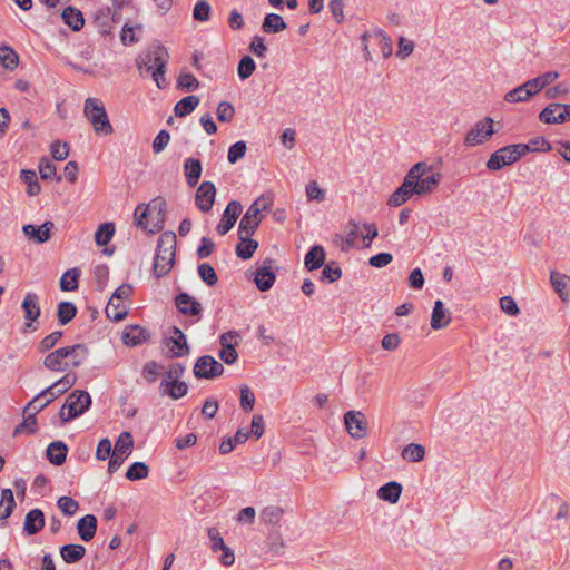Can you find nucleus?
I'll list each match as a JSON object with an SVG mask.
<instances>
[{
  "label": "nucleus",
  "instance_id": "nucleus-34",
  "mask_svg": "<svg viewBox=\"0 0 570 570\" xmlns=\"http://www.w3.org/2000/svg\"><path fill=\"white\" fill-rule=\"evenodd\" d=\"M239 243L236 246V255L242 259H249L253 257L258 247V243L250 237L238 235Z\"/></svg>",
  "mask_w": 570,
  "mask_h": 570
},
{
  "label": "nucleus",
  "instance_id": "nucleus-18",
  "mask_svg": "<svg viewBox=\"0 0 570 570\" xmlns=\"http://www.w3.org/2000/svg\"><path fill=\"white\" fill-rule=\"evenodd\" d=\"M22 309L27 321L26 326L29 327L32 322L39 318L41 313L39 297L36 293H27L22 302Z\"/></svg>",
  "mask_w": 570,
  "mask_h": 570
},
{
  "label": "nucleus",
  "instance_id": "nucleus-39",
  "mask_svg": "<svg viewBox=\"0 0 570 570\" xmlns=\"http://www.w3.org/2000/svg\"><path fill=\"white\" fill-rule=\"evenodd\" d=\"M425 449L417 443L407 444L401 453L403 460L407 462H421L424 459Z\"/></svg>",
  "mask_w": 570,
  "mask_h": 570
},
{
  "label": "nucleus",
  "instance_id": "nucleus-25",
  "mask_svg": "<svg viewBox=\"0 0 570 570\" xmlns=\"http://www.w3.org/2000/svg\"><path fill=\"white\" fill-rule=\"evenodd\" d=\"M451 322L449 312L444 308L442 301L438 299L434 303V307L431 316V327L433 330H441L446 327Z\"/></svg>",
  "mask_w": 570,
  "mask_h": 570
},
{
  "label": "nucleus",
  "instance_id": "nucleus-16",
  "mask_svg": "<svg viewBox=\"0 0 570 570\" xmlns=\"http://www.w3.org/2000/svg\"><path fill=\"white\" fill-rule=\"evenodd\" d=\"M55 228V224L50 220L45 222L40 226L32 224L24 225L22 230L28 239L36 242L37 244H43L51 237V232Z\"/></svg>",
  "mask_w": 570,
  "mask_h": 570
},
{
  "label": "nucleus",
  "instance_id": "nucleus-10",
  "mask_svg": "<svg viewBox=\"0 0 570 570\" xmlns=\"http://www.w3.org/2000/svg\"><path fill=\"white\" fill-rule=\"evenodd\" d=\"M415 165L422 166L419 171V176L414 178V193L416 195H425L432 193L441 180V175L439 173H432V166H429L424 161L416 163Z\"/></svg>",
  "mask_w": 570,
  "mask_h": 570
},
{
  "label": "nucleus",
  "instance_id": "nucleus-60",
  "mask_svg": "<svg viewBox=\"0 0 570 570\" xmlns=\"http://www.w3.org/2000/svg\"><path fill=\"white\" fill-rule=\"evenodd\" d=\"M94 276L96 281V286L99 291H104L107 286V282L109 278V268L107 265L101 264L97 265L94 271Z\"/></svg>",
  "mask_w": 570,
  "mask_h": 570
},
{
  "label": "nucleus",
  "instance_id": "nucleus-43",
  "mask_svg": "<svg viewBox=\"0 0 570 570\" xmlns=\"http://www.w3.org/2000/svg\"><path fill=\"white\" fill-rule=\"evenodd\" d=\"M533 95L534 92L530 90V86H528V82H525L507 92L505 100L509 102H521L527 101Z\"/></svg>",
  "mask_w": 570,
  "mask_h": 570
},
{
  "label": "nucleus",
  "instance_id": "nucleus-9",
  "mask_svg": "<svg viewBox=\"0 0 570 570\" xmlns=\"http://www.w3.org/2000/svg\"><path fill=\"white\" fill-rule=\"evenodd\" d=\"M493 134V120L490 117H485L475 122L468 130L464 137V145L468 147L482 145L487 142Z\"/></svg>",
  "mask_w": 570,
  "mask_h": 570
},
{
  "label": "nucleus",
  "instance_id": "nucleus-32",
  "mask_svg": "<svg viewBox=\"0 0 570 570\" xmlns=\"http://www.w3.org/2000/svg\"><path fill=\"white\" fill-rule=\"evenodd\" d=\"M86 554V548L81 544H65L60 548V556L67 563H75Z\"/></svg>",
  "mask_w": 570,
  "mask_h": 570
},
{
  "label": "nucleus",
  "instance_id": "nucleus-26",
  "mask_svg": "<svg viewBox=\"0 0 570 570\" xmlns=\"http://www.w3.org/2000/svg\"><path fill=\"white\" fill-rule=\"evenodd\" d=\"M68 448L62 441L51 442L47 448V458L50 463L61 465L66 461Z\"/></svg>",
  "mask_w": 570,
  "mask_h": 570
},
{
  "label": "nucleus",
  "instance_id": "nucleus-13",
  "mask_svg": "<svg viewBox=\"0 0 570 570\" xmlns=\"http://www.w3.org/2000/svg\"><path fill=\"white\" fill-rule=\"evenodd\" d=\"M540 121L544 124H561L570 119V105L549 104L539 114Z\"/></svg>",
  "mask_w": 570,
  "mask_h": 570
},
{
  "label": "nucleus",
  "instance_id": "nucleus-44",
  "mask_svg": "<svg viewBox=\"0 0 570 570\" xmlns=\"http://www.w3.org/2000/svg\"><path fill=\"white\" fill-rule=\"evenodd\" d=\"M80 272L78 268H71L65 272L60 278V288L63 292H70L78 288V278Z\"/></svg>",
  "mask_w": 570,
  "mask_h": 570
},
{
  "label": "nucleus",
  "instance_id": "nucleus-31",
  "mask_svg": "<svg viewBox=\"0 0 570 570\" xmlns=\"http://www.w3.org/2000/svg\"><path fill=\"white\" fill-rule=\"evenodd\" d=\"M276 276L269 266H263L257 269L255 283L259 291H268L275 283Z\"/></svg>",
  "mask_w": 570,
  "mask_h": 570
},
{
  "label": "nucleus",
  "instance_id": "nucleus-1",
  "mask_svg": "<svg viewBox=\"0 0 570 570\" xmlns=\"http://www.w3.org/2000/svg\"><path fill=\"white\" fill-rule=\"evenodd\" d=\"M169 55L164 46L155 45L142 52L137 59V68L142 76L148 73L151 76L159 89L167 86L165 78L166 66Z\"/></svg>",
  "mask_w": 570,
  "mask_h": 570
},
{
  "label": "nucleus",
  "instance_id": "nucleus-24",
  "mask_svg": "<svg viewBox=\"0 0 570 570\" xmlns=\"http://www.w3.org/2000/svg\"><path fill=\"white\" fill-rule=\"evenodd\" d=\"M78 534L81 540L90 541L97 531V519L94 514H87L79 519L77 524Z\"/></svg>",
  "mask_w": 570,
  "mask_h": 570
},
{
  "label": "nucleus",
  "instance_id": "nucleus-11",
  "mask_svg": "<svg viewBox=\"0 0 570 570\" xmlns=\"http://www.w3.org/2000/svg\"><path fill=\"white\" fill-rule=\"evenodd\" d=\"M345 430L354 440L364 439L368 433V422L361 411L351 410L344 414Z\"/></svg>",
  "mask_w": 570,
  "mask_h": 570
},
{
  "label": "nucleus",
  "instance_id": "nucleus-61",
  "mask_svg": "<svg viewBox=\"0 0 570 570\" xmlns=\"http://www.w3.org/2000/svg\"><path fill=\"white\" fill-rule=\"evenodd\" d=\"M235 116V108L230 102L222 101L217 107V118L222 122H230Z\"/></svg>",
  "mask_w": 570,
  "mask_h": 570
},
{
  "label": "nucleus",
  "instance_id": "nucleus-8",
  "mask_svg": "<svg viewBox=\"0 0 570 570\" xmlns=\"http://www.w3.org/2000/svg\"><path fill=\"white\" fill-rule=\"evenodd\" d=\"M422 166L414 165L405 175L403 183L389 197L387 205L391 207H399L404 204L407 199H410L414 193V178H416L420 174V169Z\"/></svg>",
  "mask_w": 570,
  "mask_h": 570
},
{
  "label": "nucleus",
  "instance_id": "nucleus-46",
  "mask_svg": "<svg viewBox=\"0 0 570 570\" xmlns=\"http://www.w3.org/2000/svg\"><path fill=\"white\" fill-rule=\"evenodd\" d=\"M23 414V422L16 426L13 435H19L21 433L33 434L37 430V420L35 412L24 411Z\"/></svg>",
  "mask_w": 570,
  "mask_h": 570
},
{
  "label": "nucleus",
  "instance_id": "nucleus-20",
  "mask_svg": "<svg viewBox=\"0 0 570 570\" xmlns=\"http://www.w3.org/2000/svg\"><path fill=\"white\" fill-rule=\"evenodd\" d=\"M45 527V514L40 509L30 510L24 519L23 531L28 535L37 534Z\"/></svg>",
  "mask_w": 570,
  "mask_h": 570
},
{
  "label": "nucleus",
  "instance_id": "nucleus-14",
  "mask_svg": "<svg viewBox=\"0 0 570 570\" xmlns=\"http://www.w3.org/2000/svg\"><path fill=\"white\" fill-rule=\"evenodd\" d=\"M242 213V205L237 200H230L225 210L223 212L219 224L216 227V230L219 235L227 234L237 222L239 215Z\"/></svg>",
  "mask_w": 570,
  "mask_h": 570
},
{
  "label": "nucleus",
  "instance_id": "nucleus-12",
  "mask_svg": "<svg viewBox=\"0 0 570 570\" xmlns=\"http://www.w3.org/2000/svg\"><path fill=\"white\" fill-rule=\"evenodd\" d=\"M224 373V366L210 355L200 356L194 365V375L212 380Z\"/></svg>",
  "mask_w": 570,
  "mask_h": 570
},
{
  "label": "nucleus",
  "instance_id": "nucleus-4",
  "mask_svg": "<svg viewBox=\"0 0 570 570\" xmlns=\"http://www.w3.org/2000/svg\"><path fill=\"white\" fill-rule=\"evenodd\" d=\"M273 202L274 198L272 194H264L257 198L242 217L238 226V235H243L245 237L254 235L262 222V212L269 210L273 206Z\"/></svg>",
  "mask_w": 570,
  "mask_h": 570
},
{
  "label": "nucleus",
  "instance_id": "nucleus-56",
  "mask_svg": "<svg viewBox=\"0 0 570 570\" xmlns=\"http://www.w3.org/2000/svg\"><path fill=\"white\" fill-rule=\"evenodd\" d=\"M247 150L246 142L243 140H239L235 144H233L227 154V159L230 164L237 163L239 159H242Z\"/></svg>",
  "mask_w": 570,
  "mask_h": 570
},
{
  "label": "nucleus",
  "instance_id": "nucleus-58",
  "mask_svg": "<svg viewBox=\"0 0 570 570\" xmlns=\"http://www.w3.org/2000/svg\"><path fill=\"white\" fill-rule=\"evenodd\" d=\"M57 504L62 513L69 517L73 515L79 509V503L72 498L66 495L60 497Z\"/></svg>",
  "mask_w": 570,
  "mask_h": 570
},
{
  "label": "nucleus",
  "instance_id": "nucleus-3",
  "mask_svg": "<svg viewBox=\"0 0 570 570\" xmlns=\"http://www.w3.org/2000/svg\"><path fill=\"white\" fill-rule=\"evenodd\" d=\"M165 202L154 199L149 204H140L134 213L135 224L148 233H157L163 228Z\"/></svg>",
  "mask_w": 570,
  "mask_h": 570
},
{
  "label": "nucleus",
  "instance_id": "nucleus-19",
  "mask_svg": "<svg viewBox=\"0 0 570 570\" xmlns=\"http://www.w3.org/2000/svg\"><path fill=\"white\" fill-rule=\"evenodd\" d=\"M63 347L50 352L43 358V366L53 372H63L69 368V362L66 360Z\"/></svg>",
  "mask_w": 570,
  "mask_h": 570
},
{
  "label": "nucleus",
  "instance_id": "nucleus-23",
  "mask_svg": "<svg viewBox=\"0 0 570 570\" xmlns=\"http://www.w3.org/2000/svg\"><path fill=\"white\" fill-rule=\"evenodd\" d=\"M202 163L196 158H187L184 161V175L189 187H195L202 175Z\"/></svg>",
  "mask_w": 570,
  "mask_h": 570
},
{
  "label": "nucleus",
  "instance_id": "nucleus-64",
  "mask_svg": "<svg viewBox=\"0 0 570 570\" xmlns=\"http://www.w3.org/2000/svg\"><path fill=\"white\" fill-rule=\"evenodd\" d=\"M159 368L160 366L158 365V363L154 361L147 362L142 367V377L148 383H155L159 376Z\"/></svg>",
  "mask_w": 570,
  "mask_h": 570
},
{
  "label": "nucleus",
  "instance_id": "nucleus-30",
  "mask_svg": "<svg viewBox=\"0 0 570 570\" xmlns=\"http://www.w3.org/2000/svg\"><path fill=\"white\" fill-rule=\"evenodd\" d=\"M61 18L63 22L69 26L73 31H79L85 23L83 16L80 10L73 7H67L62 13Z\"/></svg>",
  "mask_w": 570,
  "mask_h": 570
},
{
  "label": "nucleus",
  "instance_id": "nucleus-21",
  "mask_svg": "<svg viewBox=\"0 0 570 570\" xmlns=\"http://www.w3.org/2000/svg\"><path fill=\"white\" fill-rule=\"evenodd\" d=\"M66 360L69 362V367H79L85 363L89 355L88 347L85 344H75L63 347Z\"/></svg>",
  "mask_w": 570,
  "mask_h": 570
},
{
  "label": "nucleus",
  "instance_id": "nucleus-59",
  "mask_svg": "<svg viewBox=\"0 0 570 570\" xmlns=\"http://www.w3.org/2000/svg\"><path fill=\"white\" fill-rule=\"evenodd\" d=\"M520 147L527 148V154L530 151H549L551 145L543 137L531 139L528 144H518Z\"/></svg>",
  "mask_w": 570,
  "mask_h": 570
},
{
  "label": "nucleus",
  "instance_id": "nucleus-54",
  "mask_svg": "<svg viewBox=\"0 0 570 570\" xmlns=\"http://www.w3.org/2000/svg\"><path fill=\"white\" fill-rule=\"evenodd\" d=\"M255 68H256V63L253 60V58L249 56H244L240 59L238 67H237L238 77L242 80L249 78L253 75V72L255 71Z\"/></svg>",
  "mask_w": 570,
  "mask_h": 570
},
{
  "label": "nucleus",
  "instance_id": "nucleus-17",
  "mask_svg": "<svg viewBox=\"0 0 570 570\" xmlns=\"http://www.w3.org/2000/svg\"><path fill=\"white\" fill-rule=\"evenodd\" d=\"M177 309L188 316L200 315L203 307L202 304L187 293H180L175 298Z\"/></svg>",
  "mask_w": 570,
  "mask_h": 570
},
{
  "label": "nucleus",
  "instance_id": "nucleus-57",
  "mask_svg": "<svg viewBox=\"0 0 570 570\" xmlns=\"http://www.w3.org/2000/svg\"><path fill=\"white\" fill-rule=\"evenodd\" d=\"M240 407L245 412H250L255 405V394L247 385L240 386Z\"/></svg>",
  "mask_w": 570,
  "mask_h": 570
},
{
  "label": "nucleus",
  "instance_id": "nucleus-63",
  "mask_svg": "<svg viewBox=\"0 0 570 570\" xmlns=\"http://www.w3.org/2000/svg\"><path fill=\"white\" fill-rule=\"evenodd\" d=\"M414 50V42L405 37L401 36L397 41L396 56L404 60L412 55Z\"/></svg>",
  "mask_w": 570,
  "mask_h": 570
},
{
  "label": "nucleus",
  "instance_id": "nucleus-27",
  "mask_svg": "<svg viewBox=\"0 0 570 570\" xmlns=\"http://www.w3.org/2000/svg\"><path fill=\"white\" fill-rule=\"evenodd\" d=\"M402 492V485L396 481H391L380 487L377 490L379 499L390 503H396Z\"/></svg>",
  "mask_w": 570,
  "mask_h": 570
},
{
  "label": "nucleus",
  "instance_id": "nucleus-45",
  "mask_svg": "<svg viewBox=\"0 0 570 570\" xmlns=\"http://www.w3.org/2000/svg\"><path fill=\"white\" fill-rule=\"evenodd\" d=\"M0 62L3 68L13 70L19 63L18 53L10 47H0Z\"/></svg>",
  "mask_w": 570,
  "mask_h": 570
},
{
  "label": "nucleus",
  "instance_id": "nucleus-49",
  "mask_svg": "<svg viewBox=\"0 0 570 570\" xmlns=\"http://www.w3.org/2000/svg\"><path fill=\"white\" fill-rule=\"evenodd\" d=\"M76 382L77 375L75 373H67L60 380L51 384V390L53 391V393H56V395L60 396L63 393H66L70 387H72Z\"/></svg>",
  "mask_w": 570,
  "mask_h": 570
},
{
  "label": "nucleus",
  "instance_id": "nucleus-40",
  "mask_svg": "<svg viewBox=\"0 0 570 570\" xmlns=\"http://www.w3.org/2000/svg\"><path fill=\"white\" fill-rule=\"evenodd\" d=\"M134 449V440L129 432H121L118 436L114 452L120 455L129 456Z\"/></svg>",
  "mask_w": 570,
  "mask_h": 570
},
{
  "label": "nucleus",
  "instance_id": "nucleus-35",
  "mask_svg": "<svg viewBox=\"0 0 570 570\" xmlns=\"http://www.w3.org/2000/svg\"><path fill=\"white\" fill-rule=\"evenodd\" d=\"M128 314L127 305L121 301H116L115 298H109V302L106 306V315L109 320L112 321H121Z\"/></svg>",
  "mask_w": 570,
  "mask_h": 570
},
{
  "label": "nucleus",
  "instance_id": "nucleus-47",
  "mask_svg": "<svg viewBox=\"0 0 570 570\" xmlns=\"http://www.w3.org/2000/svg\"><path fill=\"white\" fill-rule=\"evenodd\" d=\"M77 314V307L71 302H61L58 305V321L61 325L68 324Z\"/></svg>",
  "mask_w": 570,
  "mask_h": 570
},
{
  "label": "nucleus",
  "instance_id": "nucleus-28",
  "mask_svg": "<svg viewBox=\"0 0 570 570\" xmlns=\"http://www.w3.org/2000/svg\"><path fill=\"white\" fill-rule=\"evenodd\" d=\"M174 336L171 337V347L170 351L173 355L176 357L185 356L189 353V346L187 344L186 335L178 327H174L173 330Z\"/></svg>",
  "mask_w": 570,
  "mask_h": 570
},
{
  "label": "nucleus",
  "instance_id": "nucleus-2",
  "mask_svg": "<svg viewBox=\"0 0 570 570\" xmlns=\"http://www.w3.org/2000/svg\"><path fill=\"white\" fill-rule=\"evenodd\" d=\"M176 234L163 233L157 242L153 271L157 278L168 274L175 264Z\"/></svg>",
  "mask_w": 570,
  "mask_h": 570
},
{
  "label": "nucleus",
  "instance_id": "nucleus-37",
  "mask_svg": "<svg viewBox=\"0 0 570 570\" xmlns=\"http://www.w3.org/2000/svg\"><path fill=\"white\" fill-rule=\"evenodd\" d=\"M199 101H200L199 98L194 95L184 97L176 104V106L174 108L175 115L177 117H185V116L191 114L196 109V107L199 105Z\"/></svg>",
  "mask_w": 570,
  "mask_h": 570
},
{
  "label": "nucleus",
  "instance_id": "nucleus-33",
  "mask_svg": "<svg viewBox=\"0 0 570 570\" xmlns=\"http://www.w3.org/2000/svg\"><path fill=\"white\" fill-rule=\"evenodd\" d=\"M286 27L284 19L277 13H267L262 23V30L266 33H277Z\"/></svg>",
  "mask_w": 570,
  "mask_h": 570
},
{
  "label": "nucleus",
  "instance_id": "nucleus-55",
  "mask_svg": "<svg viewBox=\"0 0 570 570\" xmlns=\"http://www.w3.org/2000/svg\"><path fill=\"white\" fill-rule=\"evenodd\" d=\"M342 276V269L340 266L332 262L330 264H326L322 271L321 279L327 281L328 283H334L337 279H340Z\"/></svg>",
  "mask_w": 570,
  "mask_h": 570
},
{
  "label": "nucleus",
  "instance_id": "nucleus-42",
  "mask_svg": "<svg viewBox=\"0 0 570 570\" xmlns=\"http://www.w3.org/2000/svg\"><path fill=\"white\" fill-rule=\"evenodd\" d=\"M283 515V509L277 505L265 507L259 514L261 521L265 524L276 525Z\"/></svg>",
  "mask_w": 570,
  "mask_h": 570
},
{
  "label": "nucleus",
  "instance_id": "nucleus-51",
  "mask_svg": "<svg viewBox=\"0 0 570 570\" xmlns=\"http://www.w3.org/2000/svg\"><path fill=\"white\" fill-rule=\"evenodd\" d=\"M148 473L149 468L146 463L135 462L128 468L126 472V478L130 481H139L146 479L148 476Z\"/></svg>",
  "mask_w": 570,
  "mask_h": 570
},
{
  "label": "nucleus",
  "instance_id": "nucleus-50",
  "mask_svg": "<svg viewBox=\"0 0 570 570\" xmlns=\"http://www.w3.org/2000/svg\"><path fill=\"white\" fill-rule=\"evenodd\" d=\"M376 40L382 52L383 58L391 57L393 52V45L391 38L381 29L375 30L372 35Z\"/></svg>",
  "mask_w": 570,
  "mask_h": 570
},
{
  "label": "nucleus",
  "instance_id": "nucleus-6",
  "mask_svg": "<svg viewBox=\"0 0 570 570\" xmlns=\"http://www.w3.org/2000/svg\"><path fill=\"white\" fill-rule=\"evenodd\" d=\"M524 155H527L525 147H520L518 144L508 145L495 150L489 157L485 166L489 170L497 171L505 166L517 163Z\"/></svg>",
  "mask_w": 570,
  "mask_h": 570
},
{
  "label": "nucleus",
  "instance_id": "nucleus-22",
  "mask_svg": "<svg viewBox=\"0 0 570 570\" xmlns=\"http://www.w3.org/2000/svg\"><path fill=\"white\" fill-rule=\"evenodd\" d=\"M159 392L161 395H167L173 400H179L187 394L188 385L183 381H161L159 385Z\"/></svg>",
  "mask_w": 570,
  "mask_h": 570
},
{
  "label": "nucleus",
  "instance_id": "nucleus-62",
  "mask_svg": "<svg viewBox=\"0 0 570 570\" xmlns=\"http://www.w3.org/2000/svg\"><path fill=\"white\" fill-rule=\"evenodd\" d=\"M209 14H210V4L207 1L202 0L195 4L194 11H193V17L195 20L202 21V22L208 21Z\"/></svg>",
  "mask_w": 570,
  "mask_h": 570
},
{
  "label": "nucleus",
  "instance_id": "nucleus-7",
  "mask_svg": "<svg viewBox=\"0 0 570 570\" xmlns=\"http://www.w3.org/2000/svg\"><path fill=\"white\" fill-rule=\"evenodd\" d=\"M91 405V397L88 392L72 391L60 411V417L67 422L82 415Z\"/></svg>",
  "mask_w": 570,
  "mask_h": 570
},
{
  "label": "nucleus",
  "instance_id": "nucleus-5",
  "mask_svg": "<svg viewBox=\"0 0 570 570\" xmlns=\"http://www.w3.org/2000/svg\"><path fill=\"white\" fill-rule=\"evenodd\" d=\"M83 112L97 135L112 134V126L100 99L94 97L87 98L85 101Z\"/></svg>",
  "mask_w": 570,
  "mask_h": 570
},
{
  "label": "nucleus",
  "instance_id": "nucleus-29",
  "mask_svg": "<svg viewBox=\"0 0 570 570\" xmlns=\"http://www.w3.org/2000/svg\"><path fill=\"white\" fill-rule=\"evenodd\" d=\"M325 261V250L322 246L315 245L313 246L307 254L305 255V267L308 271H315L323 266Z\"/></svg>",
  "mask_w": 570,
  "mask_h": 570
},
{
  "label": "nucleus",
  "instance_id": "nucleus-15",
  "mask_svg": "<svg viewBox=\"0 0 570 570\" xmlns=\"http://www.w3.org/2000/svg\"><path fill=\"white\" fill-rule=\"evenodd\" d=\"M216 197V187L212 181H203L196 190L195 203L199 210L207 213L212 209Z\"/></svg>",
  "mask_w": 570,
  "mask_h": 570
},
{
  "label": "nucleus",
  "instance_id": "nucleus-52",
  "mask_svg": "<svg viewBox=\"0 0 570 570\" xmlns=\"http://www.w3.org/2000/svg\"><path fill=\"white\" fill-rule=\"evenodd\" d=\"M200 279L208 286H214L218 282L217 274L212 265L203 263L197 267Z\"/></svg>",
  "mask_w": 570,
  "mask_h": 570
},
{
  "label": "nucleus",
  "instance_id": "nucleus-38",
  "mask_svg": "<svg viewBox=\"0 0 570 570\" xmlns=\"http://www.w3.org/2000/svg\"><path fill=\"white\" fill-rule=\"evenodd\" d=\"M559 77V73L557 71H548L544 72L533 79L528 80V86H530V90L534 92H539L544 87L553 82Z\"/></svg>",
  "mask_w": 570,
  "mask_h": 570
},
{
  "label": "nucleus",
  "instance_id": "nucleus-48",
  "mask_svg": "<svg viewBox=\"0 0 570 570\" xmlns=\"http://www.w3.org/2000/svg\"><path fill=\"white\" fill-rule=\"evenodd\" d=\"M115 234V225L112 223H105L98 227L95 233L96 244L99 246L107 245Z\"/></svg>",
  "mask_w": 570,
  "mask_h": 570
},
{
  "label": "nucleus",
  "instance_id": "nucleus-36",
  "mask_svg": "<svg viewBox=\"0 0 570 570\" xmlns=\"http://www.w3.org/2000/svg\"><path fill=\"white\" fill-rule=\"evenodd\" d=\"M146 332L142 327L134 325L127 327L122 333V341L128 346H136L141 344L146 338Z\"/></svg>",
  "mask_w": 570,
  "mask_h": 570
},
{
  "label": "nucleus",
  "instance_id": "nucleus-41",
  "mask_svg": "<svg viewBox=\"0 0 570 570\" xmlns=\"http://www.w3.org/2000/svg\"><path fill=\"white\" fill-rule=\"evenodd\" d=\"M16 507L13 492L10 489H4L1 492L0 501V519L4 520L10 517Z\"/></svg>",
  "mask_w": 570,
  "mask_h": 570
},
{
  "label": "nucleus",
  "instance_id": "nucleus-53",
  "mask_svg": "<svg viewBox=\"0 0 570 570\" xmlns=\"http://www.w3.org/2000/svg\"><path fill=\"white\" fill-rule=\"evenodd\" d=\"M550 282L554 291L559 294L560 297H562L570 282V277L566 274L552 271L550 274Z\"/></svg>",
  "mask_w": 570,
  "mask_h": 570
}]
</instances>
